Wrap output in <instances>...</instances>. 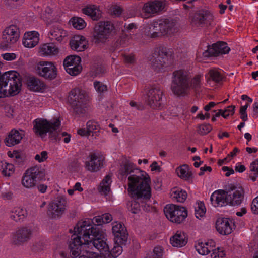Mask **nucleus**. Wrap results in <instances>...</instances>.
<instances>
[{"label": "nucleus", "instance_id": "f257e3e1", "mask_svg": "<svg viewBox=\"0 0 258 258\" xmlns=\"http://www.w3.org/2000/svg\"><path fill=\"white\" fill-rule=\"evenodd\" d=\"M96 225L92 226L89 220L79 221L74 228V234L72 235L69 243L70 252L74 257L79 256L82 251L89 247L88 243L91 238L98 233Z\"/></svg>", "mask_w": 258, "mask_h": 258}, {"label": "nucleus", "instance_id": "f03ea898", "mask_svg": "<svg viewBox=\"0 0 258 258\" xmlns=\"http://www.w3.org/2000/svg\"><path fill=\"white\" fill-rule=\"evenodd\" d=\"M202 76L196 75L191 79L189 73L183 69L174 71L172 73L170 89L178 97H185L189 93L190 88L197 90L201 87Z\"/></svg>", "mask_w": 258, "mask_h": 258}, {"label": "nucleus", "instance_id": "7ed1b4c3", "mask_svg": "<svg viewBox=\"0 0 258 258\" xmlns=\"http://www.w3.org/2000/svg\"><path fill=\"white\" fill-rule=\"evenodd\" d=\"M150 178L148 174L142 170H137L135 174L128 177L127 191L132 197L138 199H150L151 189Z\"/></svg>", "mask_w": 258, "mask_h": 258}, {"label": "nucleus", "instance_id": "20e7f679", "mask_svg": "<svg viewBox=\"0 0 258 258\" xmlns=\"http://www.w3.org/2000/svg\"><path fill=\"white\" fill-rule=\"evenodd\" d=\"M22 86L19 74L10 71L0 74V98L18 94Z\"/></svg>", "mask_w": 258, "mask_h": 258}, {"label": "nucleus", "instance_id": "39448f33", "mask_svg": "<svg viewBox=\"0 0 258 258\" xmlns=\"http://www.w3.org/2000/svg\"><path fill=\"white\" fill-rule=\"evenodd\" d=\"M89 102V96L85 91L76 88L70 91L69 102L76 113H85L88 110Z\"/></svg>", "mask_w": 258, "mask_h": 258}, {"label": "nucleus", "instance_id": "423d86ee", "mask_svg": "<svg viewBox=\"0 0 258 258\" xmlns=\"http://www.w3.org/2000/svg\"><path fill=\"white\" fill-rule=\"evenodd\" d=\"M112 24L108 21L100 22L94 27L92 32V41L97 46L104 44L108 40L113 30Z\"/></svg>", "mask_w": 258, "mask_h": 258}, {"label": "nucleus", "instance_id": "0eeeda50", "mask_svg": "<svg viewBox=\"0 0 258 258\" xmlns=\"http://www.w3.org/2000/svg\"><path fill=\"white\" fill-rule=\"evenodd\" d=\"M45 170L38 166L28 168L24 173L22 180V185L26 188H35L38 181L43 180L45 176Z\"/></svg>", "mask_w": 258, "mask_h": 258}, {"label": "nucleus", "instance_id": "6e6552de", "mask_svg": "<svg viewBox=\"0 0 258 258\" xmlns=\"http://www.w3.org/2000/svg\"><path fill=\"white\" fill-rule=\"evenodd\" d=\"M60 125V122L58 119L48 121L44 119H36L33 121V130L34 133L41 138L46 136L49 133L52 135L53 132L58 130Z\"/></svg>", "mask_w": 258, "mask_h": 258}, {"label": "nucleus", "instance_id": "1a4fd4ad", "mask_svg": "<svg viewBox=\"0 0 258 258\" xmlns=\"http://www.w3.org/2000/svg\"><path fill=\"white\" fill-rule=\"evenodd\" d=\"M190 22L194 28H200L214 25V16L209 11L201 10L190 17Z\"/></svg>", "mask_w": 258, "mask_h": 258}, {"label": "nucleus", "instance_id": "9d476101", "mask_svg": "<svg viewBox=\"0 0 258 258\" xmlns=\"http://www.w3.org/2000/svg\"><path fill=\"white\" fill-rule=\"evenodd\" d=\"M164 212L168 220L177 224L182 223L187 216V211L184 207L174 204L167 205Z\"/></svg>", "mask_w": 258, "mask_h": 258}, {"label": "nucleus", "instance_id": "9b49d317", "mask_svg": "<svg viewBox=\"0 0 258 258\" xmlns=\"http://www.w3.org/2000/svg\"><path fill=\"white\" fill-rule=\"evenodd\" d=\"M228 204L235 206L242 202L244 197L243 188L238 184H229L225 188Z\"/></svg>", "mask_w": 258, "mask_h": 258}, {"label": "nucleus", "instance_id": "f8f14e48", "mask_svg": "<svg viewBox=\"0 0 258 258\" xmlns=\"http://www.w3.org/2000/svg\"><path fill=\"white\" fill-rule=\"evenodd\" d=\"M67 205V201L64 197H56L49 204L47 212L48 217L52 219L59 218L64 213Z\"/></svg>", "mask_w": 258, "mask_h": 258}, {"label": "nucleus", "instance_id": "ddd939ff", "mask_svg": "<svg viewBox=\"0 0 258 258\" xmlns=\"http://www.w3.org/2000/svg\"><path fill=\"white\" fill-rule=\"evenodd\" d=\"M35 70L40 76L46 80H52L57 77V69L51 61H39L37 63Z\"/></svg>", "mask_w": 258, "mask_h": 258}, {"label": "nucleus", "instance_id": "4468645a", "mask_svg": "<svg viewBox=\"0 0 258 258\" xmlns=\"http://www.w3.org/2000/svg\"><path fill=\"white\" fill-rule=\"evenodd\" d=\"M170 55L169 50L166 47L160 46L157 47L153 54L152 58V67L158 71L163 69L168 61Z\"/></svg>", "mask_w": 258, "mask_h": 258}, {"label": "nucleus", "instance_id": "2eb2a0df", "mask_svg": "<svg viewBox=\"0 0 258 258\" xmlns=\"http://www.w3.org/2000/svg\"><path fill=\"white\" fill-rule=\"evenodd\" d=\"M104 156L100 152L91 153L86 159L85 167L89 171L96 172L104 165Z\"/></svg>", "mask_w": 258, "mask_h": 258}, {"label": "nucleus", "instance_id": "dca6fc26", "mask_svg": "<svg viewBox=\"0 0 258 258\" xmlns=\"http://www.w3.org/2000/svg\"><path fill=\"white\" fill-rule=\"evenodd\" d=\"M20 37L19 29L15 25L7 27L3 31L2 45L3 47H10L15 43Z\"/></svg>", "mask_w": 258, "mask_h": 258}, {"label": "nucleus", "instance_id": "f3484780", "mask_svg": "<svg viewBox=\"0 0 258 258\" xmlns=\"http://www.w3.org/2000/svg\"><path fill=\"white\" fill-rule=\"evenodd\" d=\"M166 6L165 1L155 0L145 3L142 9L145 17L148 18L159 14Z\"/></svg>", "mask_w": 258, "mask_h": 258}, {"label": "nucleus", "instance_id": "a211bd4d", "mask_svg": "<svg viewBox=\"0 0 258 258\" xmlns=\"http://www.w3.org/2000/svg\"><path fill=\"white\" fill-rule=\"evenodd\" d=\"M81 59L77 55L68 56L63 61V66L68 73L72 76L79 74L82 69Z\"/></svg>", "mask_w": 258, "mask_h": 258}, {"label": "nucleus", "instance_id": "6ab92c4d", "mask_svg": "<svg viewBox=\"0 0 258 258\" xmlns=\"http://www.w3.org/2000/svg\"><path fill=\"white\" fill-rule=\"evenodd\" d=\"M163 95L162 90L157 86H153L147 93L146 101L153 108H158L161 106Z\"/></svg>", "mask_w": 258, "mask_h": 258}, {"label": "nucleus", "instance_id": "aec40b11", "mask_svg": "<svg viewBox=\"0 0 258 258\" xmlns=\"http://www.w3.org/2000/svg\"><path fill=\"white\" fill-rule=\"evenodd\" d=\"M230 50L227 44L224 42H218L209 46L206 51L203 53L204 57L217 56L219 54L228 53Z\"/></svg>", "mask_w": 258, "mask_h": 258}, {"label": "nucleus", "instance_id": "412c9836", "mask_svg": "<svg viewBox=\"0 0 258 258\" xmlns=\"http://www.w3.org/2000/svg\"><path fill=\"white\" fill-rule=\"evenodd\" d=\"M112 233L114 236V241L117 243L125 244L127 242L128 234L127 230L121 222L112 223Z\"/></svg>", "mask_w": 258, "mask_h": 258}, {"label": "nucleus", "instance_id": "4be33fe9", "mask_svg": "<svg viewBox=\"0 0 258 258\" xmlns=\"http://www.w3.org/2000/svg\"><path fill=\"white\" fill-rule=\"evenodd\" d=\"M100 231L98 230V233L93 236H90V239L88 246H93L95 248L98 250L102 254L105 255V253L109 252V246L106 242V240L104 237L101 238V235L99 234Z\"/></svg>", "mask_w": 258, "mask_h": 258}, {"label": "nucleus", "instance_id": "5701e85b", "mask_svg": "<svg viewBox=\"0 0 258 258\" xmlns=\"http://www.w3.org/2000/svg\"><path fill=\"white\" fill-rule=\"evenodd\" d=\"M217 231L222 235L230 234L235 228V225L231 219L227 218H219L216 222Z\"/></svg>", "mask_w": 258, "mask_h": 258}, {"label": "nucleus", "instance_id": "b1692460", "mask_svg": "<svg viewBox=\"0 0 258 258\" xmlns=\"http://www.w3.org/2000/svg\"><path fill=\"white\" fill-rule=\"evenodd\" d=\"M161 36L172 34L178 31L177 24L173 20H159Z\"/></svg>", "mask_w": 258, "mask_h": 258}, {"label": "nucleus", "instance_id": "393cba45", "mask_svg": "<svg viewBox=\"0 0 258 258\" xmlns=\"http://www.w3.org/2000/svg\"><path fill=\"white\" fill-rule=\"evenodd\" d=\"M32 231L27 227L19 228L13 234L12 239L15 244H21L28 241L31 237Z\"/></svg>", "mask_w": 258, "mask_h": 258}, {"label": "nucleus", "instance_id": "a878e982", "mask_svg": "<svg viewBox=\"0 0 258 258\" xmlns=\"http://www.w3.org/2000/svg\"><path fill=\"white\" fill-rule=\"evenodd\" d=\"M137 170L134 164L128 160L122 162L118 171V178L121 180L125 179L127 175L135 174Z\"/></svg>", "mask_w": 258, "mask_h": 258}, {"label": "nucleus", "instance_id": "bb28decb", "mask_svg": "<svg viewBox=\"0 0 258 258\" xmlns=\"http://www.w3.org/2000/svg\"><path fill=\"white\" fill-rule=\"evenodd\" d=\"M133 200L128 205V209L133 214H138L141 211V207L145 211H149L150 207L146 205L147 202L150 199H138L135 197H132Z\"/></svg>", "mask_w": 258, "mask_h": 258}, {"label": "nucleus", "instance_id": "cd10ccee", "mask_svg": "<svg viewBox=\"0 0 258 258\" xmlns=\"http://www.w3.org/2000/svg\"><path fill=\"white\" fill-rule=\"evenodd\" d=\"M88 41L81 35H75L70 41L71 48L77 52L84 51L87 47Z\"/></svg>", "mask_w": 258, "mask_h": 258}, {"label": "nucleus", "instance_id": "c85d7f7f", "mask_svg": "<svg viewBox=\"0 0 258 258\" xmlns=\"http://www.w3.org/2000/svg\"><path fill=\"white\" fill-rule=\"evenodd\" d=\"M210 200L214 207H222L228 204L225 190L214 191L211 196Z\"/></svg>", "mask_w": 258, "mask_h": 258}, {"label": "nucleus", "instance_id": "c756f323", "mask_svg": "<svg viewBox=\"0 0 258 258\" xmlns=\"http://www.w3.org/2000/svg\"><path fill=\"white\" fill-rule=\"evenodd\" d=\"M39 34L37 31L26 32L23 37V44L27 48H33L38 43Z\"/></svg>", "mask_w": 258, "mask_h": 258}, {"label": "nucleus", "instance_id": "7c9ffc66", "mask_svg": "<svg viewBox=\"0 0 258 258\" xmlns=\"http://www.w3.org/2000/svg\"><path fill=\"white\" fill-rule=\"evenodd\" d=\"M145 34L151 38H156L161 36L159 20L154 21L146 25L144 28Z\"/></svg>", "mask_w": 258, "mask_h": 258}, {"label": "nucleus", "instance_id": "2f4dec72", "mask_svg": "<svg viewBox=\"0 0 258 258\" xmlns=\"http://www.w3.org/2000/svg\"><path fill=\"white\" fill-rule=\"evenodd\" d=\"M59 51V48L55 44L49 43L42 45L39 48V52L41 55L48 56L56 55Z\"/></svg>", "mask_w": 258, "mask_h": 258}, {"label": "nucleus", "instance_id": "473e14b6", "mask_svg": "<svg viewBox=\"0 0 258 258\" xmlns=\"http://www.w3.org/2000/svg\"><path fill=\"white\" fill-rule=\"evenodd\" d=\"M24 136L23 131H18L12 130L9 133L8 136L6 138V145L11 147L19 144Z\"/></svg>", "mask_w": 258, "mask_h": 258}, {"label": "nucleus", "instance_id": "72a5a7b5", "mask_svg": "<svg viewBox=\"0 0 258 258\" xmlns=\"http://www.w3.org/2000/svg\"><path fill=\"white\" fill-rule=\"evenodd\" d=\"M49 34L51 36V39L59 42H61L68 36L67 31L58 25L53 26L49 31Z\"/></svg>", "mask_w": 258, "mask_h": 258}, {"label": "nucleus", "instance_id": "f704fd0d", "mask_svg": "<svg viewBox=\"0 0 258 258\" xmlns=\"http://www.w3.org/2000/svg\"><path fill=\"white\" fill-rule=\"evenodd\" d=\"M170 243L174 247H181L184 246L187 242L184 233L177 231L174 235L170 239Z\"/></svg>", "mask_w": 258, "mask_h": 258}, {"label": "nucleus", "instance_id": "c9c22d12", "mask_svg": "<svg viewBox=\"0 0 258 258\" xmlns=\"http://www.w3.org/2000/svg\"><path fill=\"white\" fill-rule=\"evenodd\" d=\"M215 246V242L212 240H210L205 242H199L195 245V248L199 254L204 255L210 253Z\"/></svg>", "mask_w": 258, "mask_h": 258}, {"label": "nucleus", "instance_id": "e433bc0d", "mask_svg": "<svg viewBox=\"0 0 258 258\" xmlns=\"http://www.w3.org/2000/svg\"><path fill=\"white\" fill-rule=\"evenodd\" d=\"M27 84L29 89L33 91L42 92L45 88L44 82L35 77L29 78Z\"/></svg>", "mask_w": 258, "mask_h": 258}, {"label": "nucleus", "instance_id": "4c0bfd02", "mask_svg": "<svg viewBox=\"0 0 258 258\" xmlns=\"http://www.w3.org/2000/svg\"><path fill=\"white\" fill-rule=\"evenodd\" d=\"M170 196L174 201L180 203L184 202L187 198L186 191L178 188L172 189Z\"/></svg>", "mask_w": 258, "mask_h": 258}, {"label": "nucleus", "instance_id": "58836bf2", "mask_svg": "<svg viewBox=\"0 0 258 258\" xmlns=\"http://www.w3.org/2000/svg\"><path fill=\"white\" fill-rule=\"evenodd\" d=\"M27 216V211L26 210L20 207H15L13 208L10 214L11 219L16 222L23 220Z\"/></svg>", "mask_w": 258, "mask_h": 258}, {"label": "nucleus", "instance_id": "ea45409f", "mask_svg": "<svg viewBox=\"0 0 258 258\" xmlns=\"http://www.w3.org/2000/svg\"><path fill=\"white\" fill-rule=\"evenodd\" d=\"M206 77L208 83L211 81L217 83H220L223 79L221 73L216 69L210 70Z\"/></svg>", "mask_w": 258, "mask_h": 258}, {"label": "nucleus", "instance_id": "a19ab883", "mask_svg": "<svg viewBox=\"0 0 258 258\" xmlns=\"http://www.w3.org/2000/svg\"><path fill=\"white\" fill-rule=\"evenodd\" d=\"M176 172L178 177L185 180H188L192 175L188 166L186 164L177 167L176 169Z\"/></svg>", "mask_w": 258, "mask_h": 258}, {"label": "nucleus", "instance_id": "79ce46f5", "mask_svg": "<svg viewBox=\"0 0 258 258\" xmlns=\"http://www.w3.org/2000/svg\"><path fill=\"white\" fill-rule=\"evenodd\" d=\"M83 12L90 16L93 20L97 19L100 15L99 10L94 5L89 6L84 8Z\"/></svg>", "mask_w": 258, "mask_h": 258}, {"label": "nucleus", "instance_id": "37998d69", "mask_svg": "<svg viewBox=\"0 0 258 258\" xmlns=\"http://www.w3.org/2000/svg\"><path fill=\"white\" fill-rule=\"evenodd\" d=\"M111 183V177L110 175H107L100 183L99 188L100 192L104 195H107L110 191V185Z\"/></svg>", "mask_w": 258, "mask_h": 258}, {"label": "nucleus", "instance_id": "c03bdc74", "mask_svg": "<svg viewBox=\"0 0 258 258\" xmlns=\"http://www.w3.org/2000/svg\"><path fill=\"white\" fill-rule=\"evenodd\" d=\"M125 244L117 243L115 242L114 247L109 252L105 253V256H111L113 258H116L120 255L123 251L122 245H125Z\"/></svg>", "mask_w": 258, "mask_h": 258}, {"label": "nucleus", "instance_id": "a18cd8bd", "mask_svg": "<svg viewBox=\"0 0 258 258\" xmlns=\"http://www.w3.org/2000/svg\"><path fill=\"white\" fill-rule=\"evenodd\" d=\"M86 128L90 135L92 133L93 136L99 135L100 126L97 122L93 120H89L86 123Z\"/></svg>", "mask_w": 258, "mask_h": 258}, {"label": "nucleus", "instance_id": "49530a36", "mask_svg": "<svg viewBox=\"0 0 258 258\" xmlns=\"http://www.w3.org/2000/svg\"><path fill=\"white\" fill-rule=\"evenodd\" d=\"M2 173L6 177L11 176L14 172V166L12 164L7 162L2 163Z\"/></svg>", "mask_w": 258, "mask_h": 258}, {"label": "nucleus", "instance_id": "de8ad7c7", "mask_svg": "<svg viewBox=\"0 0 258 258\" xmlns=\"http://www.w3.org/2000/svg\"><path fill=\"white\" fill-rule=\"evenodd\" d=\"M250 178L253 181L258 177V159L252 162L250 165Z\"/></svg>", "mask_w": 258, "mask_h": 258}, {"label": "nucleus", "instance_id": "09e8293b", "mask_svg": "<svg viewBox=\"0 0 258 258\" xmlns=\"http://www.w3.org/2000/svg\"><path fill=\"white\" fill-rule=\"evenodd\" d=\"M195 216L197 218L200 219L201 217H203L206 211L204 203L202 202H198L195 206Z\"/></svg>", "mask_w": 258, "mask_h": 258}, {"label": "nucleus", "instance_id": "8fccbe9b", "mask_svg": "<svg viewBox=\"0 0 258 258\" xmlns=\"http://www.w3.org/2000/svg\"><path fill=\"white\" fill-rule=\"evenodd\" d=\"M212 130V126L209 123H203L199 125L197 127L198 134L204 136L210 133Z\"/></svg>", "mask_w": 258, "mask_h": 258}, {"label": "nucleus", "instance_id": "3c124183", "mask_svg": "<svg viewBox=\"0 0 258 258\" xmlns=\"http://www.w3.org/2000/svg\"><path fill=\"white\" fill-rule=\"evenodd\" d=\"M71 22L73 26L78 30H81L85 27L86 24L84 20L81 18H73L71 19Z\"/></svg>", "mask_w": 258, "mask_h": 258}, {"label": "nucleus", "instance_id": "603ef678", "mask_svg": "<svg viewBox=\"0 0 258 258\" xmlns=\"http://www.w3.org/2000/svg\"><path fill=\"white\" fill-rule=\"evenodd\" d=\"M211 258H224L225 254L222 248L217 247V248L212 249Z\"/></svg>", "mask_w": 258, "mask_h": 258}, {"label": "nucleus", "instance_id": "864d4df0", "mask_svg": "<svg viewBox=\"0 0 258 258\" xmlns=\"http://www.w3.org/2000/svg\"><path fill=\"white\" fill-rule=\"evenodd\" d=\"M94 86L96 90L100 93H103L107 90V86L99 81L94 82Z\"/></svg>", "mask_w": 258, "mask_h": 258}, {"label": "nucleus", "instance_id": "5fc2aeb1", "mask_svg": "<svg viewBox=\"0 0 258 258\" xmlns=\"http://www.w3.org/2000/svg\"><path fill=\"white\" fill-rule=\"evenodd\" d=\"M48 158V153L46 151H42L40 154H36L35 159L39 162H42Z\"/></svg>", "mask_w": 258, "mask_h": 258}, {"label": "nucleus", "instance_id": "6e6d98bb", "mask_svg": "<svg viewBox=\"0 0 258 258\" xmlns=\"http://www.w3.org/2000/svg\"><path fill=\"white\" fill-rule=\"evenodd\" d=\"M123 61L127 64H132L135 62V56L133 54L128 55L124 54L122 55Z\"/></svg>", "mask_w": 258, "mask_h": 258}, {"label": "nucleus", "instance_id": "4d7b16f0", "mask_svg": "<svg viewBox=\"0 0 258 258\" xmlns=\"http://www.w3.org/2000/svg\"><path fill=\"white\" fill-rule=\"evenodd\" d=\"M67 135V133L58 132L57 130L53 131L52 135H50L51 137L53 138L56 141L63 140L64 137Z\"/></svg>", "mask_w": 258, "mask_h": 258}, {"label": "nucleus", "instance_id": "13d9d810", "mask_svg": "<svg viewBox=\"0 0 258 258\" xmlns=\"http://www.w3.org/2000/svg\"><path fill=\"white\" fill-rule=\"evenodd\" d=\"M89 220V219H88ZM86 220H88V219H86ZM89 220H90L91 221V224L93 226L94 225H96L97 227H96V229L97 230H99L98 229V225H101L103 223V218H102V216H96L95 217H94V218L92 220H91L90 219H89Z\"/></svg>", "mask_w": 258, "mask_h": 258}, {"label": "nucleus", "instance_id": "bf43d9fd", "mask_svg": "<svg viewBox=\"0 0 258 258\" xmlns=\"http://www.w3.org/2000/svg\"><path fill=\"white\" fill-rule=\"evenodd\" d=\"M110 11L111 14L115 17L119 16L122 12V9L118 6H114L111 8Z\"/></svg>", "mask_w": 258, "mask_h": 258}, {"label": "nucleus", "instance_id": "052dcab7", "mask_svg": "<svg viewBox=\"0 0 258 258\" xmlns=\"http://www.w3.org/2000/svg\"><path fill=\"white\" fill-rule=\"evenodd\" d=\"M97 256V253L87 250L86 249L83 251V254L79 258H95Z\"/></svg>", "mask_w": 258, "mask_h": 258}, {"label": "nucleus", "instance_id": "680f3d73", "mask_svg": "<svg viewBox=\"0 0 258 258\" xmlns=\"http://www.w3.org/2000/svg\"><path fill=\"white\" fill-rule=\"evenodd\" d=\"M251 209L253 213L258 214V196L253 200Z\"/></svg>", "mask_w": 258, "mask_h": 258}, {"label": "nucleus", "instance_id": "e2e57ef3", "mask_svg": "<svg viewBox=\"0 0 258 258\" xmlns=\"http://www.w3.org/2000/svg\"><path fill=\"white\" fill-rule=\"evenodd\" d=\"M240 117L243 121H245L247 120V114L246 113V106H241L240 108Z\"/></svg>", "mask_w": 258, "mask_h": 258}, {"label": "nucleus", "instance_id": "0e129e2a", "mask_svg": "<svg viewBox=\"0 0 258 258\" xmlns=\"http://www.w3.org/2000/svg\"><path fill=\"white\" fill-rule=\"evenodd\" d=\"M2 56L4 59L8 61L13 60L16 58V55L13 53H6L3 54H2Z\"/></svg>", "mask_w": 258, "mask_h": 258}, {"label": "nucleus", "instance_id": "69168bd1", "mask_svg": "<svg viewBox=\"0 0 258 258\" xmlns=\"http://www.w3.org/2000/svg\"><path fill=\"white\" fill-rule=\"evenodd\" d=\"M235 106L234 105H230L228 106L226 109L223 110V112L227 114V117L229 115H232L235 112Z\"/></svg>", "mask_w": 258, "mask_h": 258}, {"label": "nucleus", "instance_id": "338daca9", "mask_svg": "<svg viewBox=\"0 0 258 258\" xmlns=\"http://www.w3.org/2000/svg\"><path fill=\"white\" fill-rule=\"evenodd\" d=\"M162 249L161 247H156L153 250V254L152 256H156L161 258L162 255Z\"/></svg>", "mask_w": 258, "mask_h": 258}, {"label": "nucleus", "instance_id": "774afa93", "mask_svg": "<svg viewBox=\"0 0 258 258\" xmlns=\"http://www.w3.org/2000/svg\"><path fill=\"white\" fill-rule=\"evenodd\" d=\"M103 223H108L112 220V216L109 213H105L102 215Z\"/></svg>", "mask_w": 258, "mask_h": 258}]
</instances>
